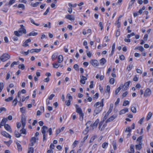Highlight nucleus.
<instances>
[{
    "label": "nucleus",
    "instance_id": "f257e3e1",
    "mask_svg": "<svg viewBox=\"0 0 153 153\" xmlns=\"http://www.w3.org/2000/svg\"><path fill=\"white\" fill-rule=\"evenodd\" d=\"M104 100V99H102L100 102H98L94 105V107L95 108L93 114L94 116H96L97 114L100 113L102 111L104 105L103 104Z\"/></svg>",
    "mask_w": 153,
    "mask_h": 153
},
{
    "label": "nucleus",
    "instance_id": "f03ea898",
    "mask_svg": "<svg viewBox=\"0 0 153 153\" xmlns=\"http://www.w3.org/2000/svg\"><path fill=\"white\" fill-rule=\"evenodd\" d=\"M75 106L76 109V112L79 114L80 120L82 121L84 116V114L83 113L81 108L79 107V106L78 105L76 104Z\"/></svg>",
    "mask_w": 153,
    "mask_h": 153
},
{
    "label": "nucleus",
    "instance_id": "7ed1b4c3",
    "mask_svg": "<svg viewBox=\"0 0 153 153\" xmlns=\"http://www.w3.org/2000/svg\"><path fill=\"white\" fill-rule=\"evenodd\" d=\"M10 58V56L7 53H4L0 57L1 60L3 62L7 61Z\"/></svg>",
    "mask_w": 153,
    "mask_h": 153
},
{
    "label": "nucleus",
    "instance_id": "20e7f679",
    "mask_svg": "<svg viewBox=\"0 0 153 153\" xmlns=\"http://www.w3.org/2000/svg\"><path fill=\"white\" fill-rule=\"evenodd\" d=\"M152 93L151 90L149 88H147L145 90L144 96L145 97H147L148 96H150Z\"/></svg>",
    "mask_w": 153,
    "mask_h": 153
},
{
    "label": "nucleus",
    "instance_id": "39448f33",
    "mask_svg": "<svg viewBox=\"0 0 153 153\" xmlns=\"http://www.w3.org/2000/svg\"><path fill=\"white\" fill-rule=\"evenodd\" d=\"M91 64L94 67H96L99 65L98 62L95 59H92L90 61Z\"/></svg>",
    "mask_w": 153,
    "mask_h": 153
},
{
    "label": "nucleus",
    "instance_id": "423d86ee",
    "mask_svg": "<svg viewBox=\"0 0 153 153\" xmlns=\"http://www.w3.org/2000/svg\"><path fill=\"white\" fill-rule=\"evenodd\" d=\"M21 28L19 29V33H23L24 34L26 33V31L25 29L24 28V27L23 25H20Z\"/></svg>",
    "mask_w": 153,
    "mask_h": 153
},
{
    "label": "nucleus",
    "instance_id": "0eeeda50",
    "mask_svg": "<svg viewBox=\"0 0 153 153\" xmlns=\"http://www.w3.org/2000/svg\"><path fill=\"white\" fill-rule=\"evenodd\" d=\"M99 122V120L98 119H97L94 123L91 124L90 126L93 129L96 128Z\"/></svg>",
    "mask_w": 153,
    "mask_h": 153
},
{
    "label": "nucleus",
    "instance_id": "6e6552de",
    "mask_svg": "<svg viewBox=\"0 0 153 153\" xmlns=\"http://www.w3.org/2000/svg\"><path fill=\"white\" fill-rule=\"evenodd\" d=\"M117 117V115H113L109 119L106 120L105 121L106 123L113 121Z\"/></svg>",
    "mask_w": 153,
    "mask_h": 153
},
{
    "label": "nucleus",
    "instance_id": "1a4fd4ad",
    "mask_svg": "<svg viewBox=\"0 0 153 153\" xmlns=\"http://www.w3.org/2000/svg\"><path fill=\"white\" fill-rule=\"evenodd\" d=\"M130 83L131 82L128 81L124 83V85L122 86L123 88V91L126 90L127 89Z\"/></svg>",
    "mask_w": 153,
    "mask_h": 153
},
{
    "label": "nucleus",
    "instance_id": "9d476101",
    "mask_svg": "<svg viewBox=\"0 0 153 153\" xmlns=\"http://www.w3.org/2000/svg\"><path fill=\"white\" fill-rule=\"evenodd\" d=\"M48 129V127L46 126H43L41 129V132L43 134H46V131H47Z\"/></svg>",
    "mask_w": 153,
    "mask_h": 153
},
{
    "label": "nucleus",
    "instance_id": "9b49d317",
    "mask_svg": "<svg viewBox=\"0 0 153 153\" xmlns=\"http://www.w3.org/2000/svg\"><path fill=\"white\" fill-rule=\"evenodd\" d=\"M1 134L2 135L6 137H7L10 139L11 138V135L5 131H2Z\"/></svg>",
    "mask_w": 153,
    "mask_h": 153
},
{
    "label": "nucleus",
    "instance_id": "f8f14e48",
    "mask_svg": "<svg viewBox=\"0 0 153 153\" xmlns=\"http://www.w3.org/2000/svg\"><path fill=\"white\" fill-rule=\"evenodd\" d=\"M4 127L6 130L10 133L12 132L10 126L8 124H6L4 125Z\"/></svg>",
    "mask_w": 153,
    "mask_h": 153
},
{
    "label": "nucleus",
    "instance_id": "ddd939ff",
    "mask_svg": "<svg viewBox=\"0 0 153 153\" xmlns=\"http://www.w3.org/2000/svg\"><path fill=\"white\" fill-rule=\"evenodd\" d=\"M82 78L81 77L80 80V82L83 84H84L85 83V80L87 79V78L84 76H82Z\"/></svg>",
    "mask_w": 153,
    "mask_h": 153
},
{
    "label": "nucleus",
    "instance_id": "4468645a",
    "mask_svg": "<svg viewBox=\"0 0 153 153\" xmlns=\"http://www.w3.org/2000/svg\"><path fill=\"white\" fill-rule=\"evenodd\" d=\"M128 111V109L125 108L122 110H120L119 112V114L120 115L125 113L126 112Z\"/></svg>",
    "mask_w": 153,
    "mask_h": 153
},
{
    "label": "nucleus",
    "instance_id": "2eb2a0df",
    "mask_svg": "<svg viewBox=\"0 0 153 153\" xmlns=\"http://www.w3.org/2000/svg\"><path fill=\"white\" fill-rule=\"evenodd\" d=\"M106 62V60L105 58H103L100 60V64L101 65H103Z\"/></svg>",
    "mask_w": 153,
    "mask_h": 153
},
{
    "label": "nucleus",
    "instance_id": "dca6fc26",
    "mask_svg": "<svg viewBox=\"0 0 153 153\" xmlns=\"http://www.w3.org/2000/svg\"><path fill=\"white\" fill-rule=\"evenodd\" d=\"M25 121L26 120L25 117L24 116V117H22L21 118V122L22 126L23 127H25Z\"/></svg>",
    "mask_w": 153,
    "mask_h": 153
},
{
    "label": "nucleus",
    "instance_id": "f3484780",
    "mask_svg": "<svg viewBox=\"0 0 153 153\" xmlns=\"http://www.w3.org/2000/svg\"><path fill=\"white\" fill-rule=\"evenodd\" d=\"M65 18L70 20H74V16L72 15H67L65 16Z\"/></svg>",
    "mask_w": 153,
    "mask_h": 153
},
{
    "label": "nucleus",
    "instance_id": "a211bd4d",
    "mask_svg": "<svg viewBox=\"0 0 153 153\" xmlns=\"http://www.w3.org/2000/svg\"><path fill=\"white\" fill-rule=\"evenodd\" d=\"M16 144L17 146V147L18 151L19 152L22 151V148L20 144L17 142H16Z\"/></svg>",
    "mask_w": 153,
    "mask_h": 153
},
{
    "label": "nucleus",
    "instance_id": "6ab92c4d",
    "mask_svg": "<svg viewBox=\"0 0 153 153\" xmlns=\"http://www.w3.org/2000/svg\"><path fill=\"white\" fill-rule=\"evenodd\" d=\"M7 118H4L2 120L1 123L2 125V126H4L5 125V123L7 121Z\"/></svg>",
    "mask_w": 153,
    "mask_h": 153
},
{
    "label": "nucleus",
    "instance_id": "aec40b11",
    "mask_svg": "<svg viewBox=\"0 0 153 153\" xmlns=\"http://www.w3.org/2000/svg\"><path fill=\"white\" fill-rule=\"evenodd\" d=\"M58 62L59 63H61L63 61V56L62 55H59L58 57Z\"/></svg>",
    "mask_w": 153,
    "mask_h": 153
},
{
    "label": "nucleus",
    "instance_id": "412c9836",
    "mask_svg": "<svg viewBox=\"0 0 153 153\" xmlns=\"http://www.w3.org/2000/svg\"><path fill=\"white\" fill-rule=\"evenodd\" d=\"M40 2H37L34 3H31L30 4V6L33 7H36L38 6L39 4L41 3Z\"/></svg>",
    "mask_w": 153,
    "mask_h": 153
},
{
    "label": "nucleus",
    "instance_id": "4be33fe9",
    "mask_svg": "<svg viewBox=\"0 0 153 153\" xmlns=\"http://www.w3.org/2000/svg\"><path fill=\"white\" fill-rule=\"evenodd\" d=\"M152 115V113L151 112H149L147 115L146 117L147 120L148 121L151 118Z\"/></svg>",
    "mask_w": 153,
    "mask_h": 153
},
{
    "label": "nucleus",
    "instance_id": "5701e85b",
    "mask_svg": "<svg viewBox=\"0 0 153 153\" xmlns=\"http://www.w3.org/2000/svg\"><path fill=\"white\" fill-rule=\"evenodd\" d=\"M38 34V33L37 32H30L29 34L27 35V36H36Z\"/></svg>",
    "mask_w": 153,
    "mask_h": 153
},
{
    "label": "nucleus",
    "instance_id": "b1692460",
    "mask_svg": "<svg viewBox=\"0 0 153 153\" xmlns=\"http://www.w3.org/2000/svg\"><path fill=\"white\" fill-rule=\"evenodd\" d=\"M142 144L139 143V145H136L135 146L136 150H140L142 148Z\"/></svg>",
    "mask_w": 153,
    "mask_h": 153
},
{
    "label": "nucleus",
    "instance_id": "393cba45",
    "mask_svg": "<svg viewBox=\"0 0 153 153\" xmlns=\"http://www.w3.org/2000/svg\"><path fill=\"white\" fill-rule=\"evenodd\" d=\"M15 135L16 137H19L21 136L20 133H19L18 131L16 130L14 132Z\"/></svg>",
    "mask_w": 153,
    "mask_h": 153
},
{
    "label": "nucleus",
    "instance_id": "a878e982",
    "mask_svg": "<svg viewBox=\"0 0 153 153\" xmlns=\"http://www.w3.org/2000/svg\"><path fill=\"white\" fill-rule=\"evenodd\" d=\"M15 0H10L9 2L8 3H6V5H8L9 6H11L13 4L15 3Z\"/></svg>",
    "mask_w": 153,
    "mask_h": 153
},
{
    "label": "nucleus",
    "instance_id": "bb28decb",
    "mask_svg": "<svg viewBox=\"0 0 153 153\" xmlns=\"http://www.w3.org/2000/svg\"><path fill=\"white\" fill-rule=\"evenodd\" d=\"M18 68L19 69H21L22 70H24L25 67L24 65L23 64H21L18 65Z\"/></svg>",
    "mask_w": 153,
    "mask_h": 153
},
{
    "label": "nucleus",
    "instance_id": "cd10ccee",
    "mask_svg": "<svg viewBox=\"0 0 153 153\" xmlns=\"http://www.w3.org/2000/svg\"><path fill=\"white\" fill-rule=\"evenodd\" d=\"M57 53H54L52 56L51 59L53 61L55 60L57 57Z\"/></svg>",
    "mask_w": 153,
    "mask_h": 153
},
{
    "label": "nucleus",
    "instance_id": "c85d7f7f",
    "mask_svg": "<svg viewBox=\"0 0 153 153\" xmlns=\"http://www.w3.org/2000/svg\"><path fill=\"white\" fill-rule=\"evenodd\" d=\"M29 19L30 20L31 22L33 24L35 25L36 26H39V24L35 23L34 20L32 19L31 18H30Z\"/></svg>",
    "mask_w": 153,
    "mask_h": 153
},
{
    "label": "nucleus",
    "instance_id": "c756f323",
    "mask_svg": "<svg viewBox=\"0 0 153 153\" xmlns=\"http://www.w3.org/2000/svg\"><path fill=\"white\" fill-rule=\"evenodd\" d=\"M23 128L20 130V133L21 134H26V130L24 128V127H22Z\"/></svg>",
    "mask_w": 153,
    "mask_h": 153
},
{
    "label": "nucleus",
    "instance_id": "7c9ffc66",
    "mask_svg": "<svg viewBox=\"0 0 153 153\" xmlns=\"http://www.w3.org/2000/svg\"><path fill=\"white\" fill-rule=\"evenodd\" d=\"M108 143L107 142L103 143L102 145V147L103 148L106 149L108 147Z\"/></svg>",
    "mask_w": 153,
    "mask_h": 153
},
{
    "label": "nucleus",
    "instance_id": "2f4dec72",
    "mask_svg": "<svg viewBox=\"0 0 153 153\" xmlns=\"http://www.w3.org/2000/svg\"><path fill=\"white\" fill-rule=\"evenodd\" d=\"M14 34L16 36H21L22 35V33H19L18 31H15L14 32Z\"/></svg>",
    "mask_w": 153,
    "mask_h": 153
},
{
    "label": "nucleus",
    "instance_id": "473e14b6",
    "mask_svg": "<svg viewBox=\"0 0 153 153\" xmlns=\"http://www.w3.org/2000/svg\"><path fill=\"white\" fill-rule=\"evenodd\" d=\"M18 7L19 8H22L23 10L25 9V6L23 4H19Z\"/></svg>",
    "mask_w": 153,
    "mask_h": 153
},
{
    "label": "nucleus",
    "instance_id": "72a5a7b5",
    "mask_svg": "<svg viewBox=\"0 0 153 153\" xmlns=\"http://www.w3.org/2000/svg\"><path fill=\"white\" fill-rule=\"evenodd\" d=\"M89 127L88 126H87L86 128L85 129L84 131H83V133L84 134H86L88 132V128Z\"/></svg>",
    "mask_w": 153,
    "mask_h": 153
},
{
    "label": "nucleus",
    "instance_id": "f704fd0d",
    "mask_svg": "<svg viewBox=\"0 0 153 153\" xmlns=\"http://www.w3.org/2000/svg\"><path fill=\"white\" fill-rule=\"evenodd\" d=\"M33 151L34 149L33 147H31L29 148L27 153H33Z\"/></svg>",
    "mask_w": 153,
    "mask_h": 153
},
{
    "label": "nucleus",
    "instance_id": "c9c22d12",
    "mask_svg": "<svg viewBox=\"0 0 153 153\" xmlns=\"http://www.w3.org/2000/svg\"><path fill=\"white\" fill-rule=\"evenodd\" d=\"M129 101L128 100H125L124 101L123 106H126L127 105H128L129 104Z\"/></svg>",
    "mask_w": 153,
    "mask_h": 153
},
{
    "label": "nucleus",
    "instance_id": "e433bc0d",
    "mask_svg": "<svg viewBox=\"0 0 153 153\" xmlns=\"http://www.w3.org/2000/svg\"><path fill=\"white\" fill-rule=\"evenodd\" d=\"M17 102V97H16L13 100V104L14 106H15Z\"/></svg>",
    "mask_w": 153,
    "mask_h": 153
},
{
    "label": "nucleus",
    "instance_id": "4c0bfd02",
    "mask_svg": "<svg viewBox=\"0 0 153 153\" xmlns=\"http://www.w3.org/2000/svg\"><path fill=\"white\" fill-rule=\"evenodd\" d=\"M68 5L69 7L71 8L75 7L77 6V4H72L71 3H69L68 4Z\"/></svg>",
    "mask_w": 153,
    "mask_h": 153
},
{
    "label": "nucleus",
    "instance_id": "58836bf2",
    "mask_svg": "<svg viewBox=\"0 0 153 153\" xmlns=\"http://www.w3.org/2000/svg\"><path fill=\"white\" fill-rule=\"evenodd\" d=\"M36 138L35 137H32L30 140L31 142H32L33 143H36Z\"/></svg>",
    "mask_w": 153,
    "mask_h": 153
},
{
    "label": "nucleus",
    "instance_id": "ea45409f",
    "mask_svg": "<svg viewBox=\"0 0 153 153\" xmlns=\"http://www.w3.org/2000/svg\"><path fill=\"white\" fill-rule=\"evenodd\" d=\"M120 30L119 29H118L116 31V37H117L119 36L120 34Z\"/></svg>",
    "mask_w": 153,
    "mask_h": 153
},
{
    "label": "nucleus",
    "instance_id": "a19ab883",
    "mask_svg": "<svg viewBox=\"0 0 153 153\" xmlns=\"http://www.w3.org/2000/svg\"><path fill=\"white\" fill-rule=\"evenodd\" d=\"M121 89V88H120V86L119 87L117 88L115 91V95H117L118 92L120 91Z\"/></svg>",
    "mask_w": 153,
    "mask_h": 153
},
{
    "label": "nucleus",
    "instance_id": "79ce46f5",
    "mask_svg": "<svg viewBox=\"0 0 153 153\" xmlns=\"http://www.w3.org/2000/svg\"><path fill=\"white\" fill-rule=\"evenodd\" d=\"M142 139V137L141 136H140L137 139V141H138L139 143L142 144L141 140Z\"/></svg>",
    "mask_w": 153,
    "mask_h": 153
},
{
    "label": "nucleus",
    "instance_id": "37998d69",
    "mask_svg": "<svg viewBox=\"0 0 153 153\" xmlns=\"http://www.w3.org/2000/svg\"><path fill=\"white\" fill-rule=\"evenodd\" d=\"M110 89V87L109 85H107L106 87V89L105 91V92H108V93H109Z\"/></svg>",
    "mask_w": 153,
    "mask_h": 153
},
{
    "label": "nucleus",
    "instance_id": "c03bdc74",
    "mask_svg": "<svg viewBox=\"0 0 153 153\" xmlns=\"http://www.w3.org/2000/svg\"><path fill=\"white\" fill-rule=\"evenodd\" d=\"M131 110L132 112L134 113L136 112V108L134 107H132L131 108Z\"/></svg>",
    "mask_w": 153,
    "mask_h": 153
},
{
    "label": "nucleus",
    "instance_id": "a18cd8bd",
    "mask_svg": "<svg viewBox=\"0 0 153 153\" xmlns=\"http://www.w3.org/2000/svg\"><path fill=\"white\" fill-rule=\"evenodd\" d=\"M114 78H111L109 80V82L111 84H113L114 82Z\"/></svg>",
    "mask_w": 153,
    "mask_h": 153
},
{
    "label": "nucleus",
    "instance_id": "49530a36",
    "mask_svg": "<svg viewBox=\"0 0 153 153\" xmlns=\"http://www.w3.org/2000/svg\"><path fill=\"white\" fill-rule=\"evenodd\" d=\"M53 67L57 68H58L59 66V65L57 63H53Z\"/></svg>",
    "mask_w": 153,
    "mask_h": 153
},
{
    "label": "nucleus",
    "instance_id": "de8ad7c7",
    "mask_svg": "<svg viewBox=\"0 0 153 153\" xmlns=\"http://www.w3.org/2000/svg\"><path fill=\"white\" fill-rule=\"evenodd\" d=\"M131 131V129H130L129 127H127L125 130L126 132H130Z\"/></svg>",
    "mask_w": 153,
    "mask_h": 153
},
{
    "label": "nucleus",
    "instance_id": "09e8293b",
    "mask_svg": "<svg viewBox=\"0 0 153 153\" xmlns=\"http://www.w3.org/2000/svg\"><path fill=\"white\" fill-rule=\"evenodd\" d=\"M13 99V97H9L8 98L6 99H5V101L6 102H9Z\"/></svg>",
    "mask_w": 153,
    "mask_h": 153
},
{
    "label": "nucleus",
    "instance_id": "8fccbe9b",
    "mask_svg": "<svg viewBox=\"0 0 153 153\" xmlns=\"http://www.w3.org/2000/svg\"><path fill=\"white\" fill-rule=\"evenodd\" d=\"M134 35H135L134 33L133 32H132L130 34H128L127 35V38H129L131 36H133Z\"/></svg>",
    "mask_w": 153,
    "mask_h": 153
},
{
    "label": "nucleus",
    "instance_id": "3c124183",
    "mask_svg": "<svg viewBox=\"0 0 153 153\" xmlns=\"http://www.w3.org/2000/svg\"><path fill=\"white\" fill-rule=\"evenodd\" d=\"M6 111V109L4 107H2L0 108V113H1L2 111Z\"/></svg>",
    "mask_w": 153,
    "mask_h": 153
},
{
    "label": "nucleus",
    "instance_id": "603ef678",
    "mask_svg": "<svg viewBox=\"0 0 153 153\" xmlns=\"http://www.w3.org/2000/svg\"><path fill=\"white\" fill-rule=\"evenodd\" d=\"M135 0H131L129 3V6H131L134 3Z\"/></svg>",
    "mask_w": 153,
    "mask_h": 153
},
{
    "label": "nucleus",
    "instance_id": "864d4df0",
    "mask_svg": "<svg viewBox=\"0 0 153 153\" xmlns=\"http://www.w3.org/2000/svg\"><path fill=\"white\" fill-rule=\"evenodd\" d=\"M71 101L69 100H68L65 101V103L66 105L68 106H69L71 104Z\"/></svg>",
    "mask_w": 153,
    "mask_h": 153
},
{
    "label": "nucleus",
    "instance_id": "5fc2aeb1",
    "mask_svg": "<svg viewBox=\"0 0 153 153\" xmlns=\"http://www.w3.org/2000/svg\"><path fill=\"white\" fill-rule=\"evenodd\" d=\"M12 142V140H10L9 141H5L4 143L7 145H9L11 144Z\"/></svg>",
    "mask_w": 153,
    "mask_h": 153
},
{
    "label": "nucleus",
    "instance_id": "6e6d98bb",
    "mask_svg": "<svg viewBox=\"0 0 153 153\" xmlns=\"http://www.w3.org/2000/svg\"><path fill=\"white\" fill-rule=\"evenodd\" d=\"M50 9V7H48L47 9L46 10V11H45V12L44 13L43 15H47L48 13L49 12V10Z\"/></svg>",
    "mask_w": 153,
    "mask_h": 153
},
{
    "label": "nucleus",
    "instance_id": "4d7b16f0",
    "mask_svg": "<svg viewBox=\"0 0 153 153\" xmlns=\"http://www.w3.org/2000/svg\"><path fill=\"white\" fill-rule=\"evenodd\" d=\"M99 96V94L98 93H97L96 94L94 95L93 98L94 99H97Z\"/></svg>",
    "mask_w": 153,
    "mask_h": 153
},
{
    "label": "nucleus",
    "instance_id": "13d9d810",
    "mask_svg": "<svg viewBox=\"0 0 153 153\" xmlns=\"http://www.w3.org/2000/svg\"><path fill=\"white\" fill-rule=\"evenodd\" d=\"M113 104L112 103H111L110 104V107L109 109V110L110 111H112V109L113 108Z\"/></svg>",
    "mask_w": 153,
    "mask_h": 153
},
{
    "label": "nucleus",
    "instance_id": "bf43d9fd",
    "mask_svg": "<svg viewBox=\"0 0 153 153\" xmlns=\"http://www.w3.org/2000/svg\"><path fill=\"white\" fill-rule=\"evenodd\" d=\"M74 68L76 71H77L78 69V65L77 64H75L74 66Z\"/></svg>",
    "mask_w": 153,
    "mask_h": 153
},
{
    "label": "nucleus",
    "instance_id": "052dcab7",
    "mask_svg": "<svg viewBox=\"0 0 153 153\" xmlns=\"http://www.w3.org/2000/svg\"><path fill=\"white\" fill-rule=\"evenodd\" d=\"M136 72L137 73L141 74L142 73L143 71L142 70L139 69H136Z\"/></svg>",
    "mask_w": 153,
    "mask_h": 153
},
{
    "label": "nucleus",
    "instance_id": "680f3d73",
    "mask_svg": "<svg viewBox=\"0 0 153 153\" xmlns=\"http://www.w3.org/2000/svg\"><path fill=\"white\" fill-rule=\"evenodd\" d=\"M54 96L55 95L52 94L48 98L50 100H51Z\"/></svg>",
    "mask_w": 153,
    "mask_h": 153
},
{
    "label": "nucleus",
    "instance_id": "e2e57ef3",
    "mask_svg": "<svg viewBox=\"0 0 153 153\" xmlns=\"http://www.w3.org/2000/svg\"><path fill=\"white\" fill-rule=\"evenodd\" d=\"M99 25L100 27V30H102L103 28V25L101 22H100L99 23Z\"/></svg>",
    "mask_w": 153,
    "mask_h": 153
},
{
    "label": "nucleus",
    "instance_id": "0e129e2a",
    "mask_svg": "<svg viewBox=\"0 0 153 153\" xmlns=\"http://www.w3.org/2000/svg\"><path fill=\"white\" fill-rule=\"evenodd\" d=\"M138 80V78L136 76H135L133 78V80L135 82L137 81Z\"/></svg>",
    "mask_w": 153,
    "mask_h": 153
},
{
    "label": "nucleus",
    "instance_id": "69168bd1",
    "mask_svg": "<svg viewBox=\"0 0 153 153\" xmlns=\"http://www.w3.org/2000/svg\"><path fill=\"white\" fill-rule=\"evenodd\" d=\"M67 97L69 99H72V96H71L70 94L69 93L67 95Z\"/></svg>",
    "mask_w": 153,
    "mask_h": 153
},
{
    "label": "nucleus",
    "instance_id": "338daca9",
    "mask_svg": "<svg viewBox=\"0 0 153 153\" xmlns=\"http://www.w3.org/2000/svg\"><path fill=\"white\" fill-rule=\"evenodd\" d=\"M144 117H142L140 120L138 122V123H140V124H142V123L143 122V120H144Z\"/></svg>",
    "mask_w": 153,
    "mask_h": 153
},
{
    "label": "nucleus",
    "instance_id": "774afa93",
    "mask_svg": "<svg viewBox=\"0 0 153 153\" xmlns=\"http://www.w3.org/2000/svg\"><path fill=\"white\" fill-rule=\"evenodd\" d=\"M139 50L140 51L142 52L144 50V49L142 46H139Z\"/></svg>",
    "mask_w": 153,
    "mask_h": 153
}]
</instances>
